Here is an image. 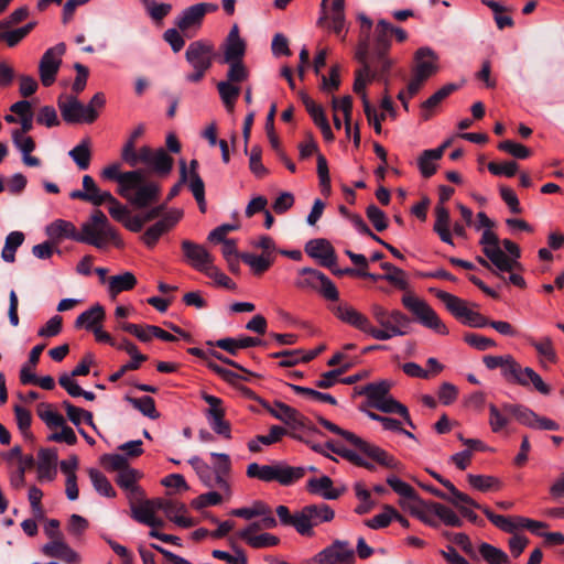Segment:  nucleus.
<instances>
[{
  "label": "nucleus",
  "mask_w": 564,
  "mask_h": 564,
  "mask_svg": "<svg viewBox=\"0 0 564 564\" xmlns=\"http://www.w3.org/2000/svg\"><path fill=\"white\" fill-rule=\"evenodd\" d=\"M300 278L295 285L303 290H317L325 274L312 268H303L299 271Z\"/></svg>",
  "instance_id": "obj_48"
},
{
  "label": "nucleus",
  "mask_w": 564,
  "mask_h": 564,
  "mask_svg": "<svg viewBox=\"0 0 564 564\" xmlns=\"http://www.w3.org/2000/svg\"><path fill=\"white\" fill-rule=\"evenodd\" d=\"M269 412L278 420L283 421L286 424L296 423L299 419V413L293 408L282 403L275 402L270 409Z\"/></svg>",
  "instance_id": "obj_64"
},
{
  "label": "nucleus",
  "mask_w": 564,
  "mask_h": 564,
  "mask_svg": "<svg viewBox=\"0 0 564 564\" xmlns=\"http://www.w3.org/2000/svg\"><path fill=\"white\" fill-rule=\"evenodd\" d=\"M442 159V150H424L417 159V167L424 177H431L437 170V161Z\"/></svg>",
  "instance_id": "obj_44"
},
{
  "label": "nucleus",
  "mask_w": 564,
  "mask_h": 564,
  "mask_svg": "<svg viewBox=\"0 0 564 564\" xmlns=\"http://www.w3.org/2000/svg\"><path fill=\"white\" fill-rule=\"evenodd\" d=\"M305 475V468L290 466L285 462H272L271 481H276L281 486H291L302 479Z\"/></svg>",
  "instance_id": "obj_24"
},
{
  "label": "nucleus",
  "mask_w": 564,
  "mask_h": 564,
  "mask_svg": "<svg viewBox=\"0 0 564 564\" xmlns=\"http://www.w3.org/2000/svg\"><path fill=\"white\" fill-rule=\"evenodd\" d=\"M388 51H370L369 57L372 58L373 72L377 73L378 78H382L393 65V61L387 56Z\"/></svg>",
  "instance_id": "obj_58"
},
{
  "label": "nucleus",
  "mask_w": 564,
  "mask_h": 564,
  "mask_svg": "<svg viewBox=\"0 0 564 564\" xmlns=\"http://www.w3.org/2000/svg\"><path fill=\"white\" fill-rule=\"evenodd\" d=\"M161 511L165 517L181 528H191L195 521L188 516L187 508L184 503L162 499Z\"/></svg>",
  "instance_id": "obj_26"
},
{
  "label": "nucleus",
  "mask_w": 564,
  "mask_h": 564,
  "mask_svg": "<svg viewBox=\"0 0 564 564\" xmlns=\"http://www.w3.org/2000/svg\"><path fill=\"white\" fill-rule=\"evenodd\" d=\"M73 198H80L95 206H100L105 203V198H110V192L101 191L91 176L85 175L83 177V189L73 191Z\"/></svg>",
  "instance_id": "obj_27"
},
{
  "label": "nucleus",
  "mask_w": 564,
  "mask_h": 564,
  "mask_svg": "<svg viewBox=\"0 0 564 564\" xmlns=\"http://www.w3.org/2000/svg\"><path fill=\"white\" fill-rule=\"evenodd\" d=\"M398 517V511L391 506H384L383 511L366 521V525L370 529H383Z\"/></svg>",
  "instance_id": "obj_60"
},
{
  "label": "nucleus",
  "mask_w": 564,
  "mask_h": 564,
  "mask_svg": "<svg viewBox=\"0 0 564 564\" xmlns=\"http://www.w3.org/2000/svg\"><path fill=\"white\" fill-rule=\"evenodd\" d=\"M209 279H212L217 286H221L228 290H235V282L226 275L218 267L215 265L214 261L205 268L202 272Z\"/></svg>",
  "instance_id": "obj_61"
},
{
  "label": "nucleus",
  "mask_w": 564,
  "mask_h": 564,
  "mask_svg": "<svg viewBox=\"0 0 564 564\" xmlns=\"http://www.w3.org/2000/svg\"><path fill=\"white\" fill-rule=\"evenodd\" d=\"M24 235L21 231H12L6 238V243L2 249V259L6 262H13L15 260V251L23 243Z\"/></svg>",
  "instance_id": "obj_57"
},
{
  "label": "nucleus",
  "mask_w": 564,
  "mask_h": 564,
  "mask_svg": "<svg viewBox=\"0 0 564 564\" xmlns=\"http://www.w3.org/2000/svg\"><path fill=\"white\" fill-rule=\"evenodd\" d=\"M318 564H354L355 552L347 541L335 540L315 555Z\"/></svg>",
  "instance_id": "obj_15"
},
{
  "label": "nucleus",
  "mask_w": 564,
  "mask_h": 564,
  "mask_svg": "<svg viewBox=\"0 0 564 564\" xmlns=\"http://www.w3.org/2000/svg\"><path fill=\"white\" fill-rule=\"evenodd\" d=\"M181 247L185 261L198 272H203L214 261L213 254L203 245L185 239Z\"/></svg>",
  "instance_id": "obj_21"
},
{
  "label": "nucleus",
  "mask_w": 564,
  "mask_h": 564,
  "mask_svg": "<svg viewBox=\"0 0 564 564\" xmlns=\"http://www.w3.org/2000/svg\"><path fill=\"white\" fill-rule=\"evenodd\" d=\"M502 376L514 383L525 386L524 368H522L511 355H506V362L501 370Z\"/></svg>",
  "instance_id": "obj_53"
},
{
  "label": "nucleus",
  "mask_w": 564,
  "mask_h": 564,
  "mask_svg": "<svg viewBox=\"0 0 564 564\" xmlns=\"http://www.w3.org/2000/svg\"><path fill=\"white\" fill-rule=\"evenodd\" d=\"M438 72V55L429 46L420 47L414 54L412 74L427 80Z\"/></svg>",
  "instance_id": "obj_20"
},
{
  "label": "nucleus",
  "mask_w": 564,
  "mask_h": 564,
  "mask_svg": "<svg viewBox=\"0 0 564 564\" xmlns=\"http://www.w3.org/2000/svg\"><path fill=\"white\" fill-rule=\"evenodd\" d=\"M335 518V511L326 503L308 505L295 512V530L303 536H313L314 528Z\"/></svg>",
  "instance_id": "obj_8"
},
{
  "label": "nucleus",
  "mask_w": 564,
  "mask_h": 564,
  "mask_svg": "<svg viewBox=\"0 0 564 564\" xmlns=\"http://www.w3.org/2000/svg\"><path fill=\"white\" fill-rule=\"evenodd\" d=\"M214 57V46L207 41L192 42L185 52V58L193 72L185 76L188 83H199L210 68Z\"/></svg>",
  "instance_id": "obj_7"
},
{
  "label": "nucleus",
  "mask_w": 564,
  "mask_h": 564,
  "mask_svg": "<svg viewBox=\"0 0 564 564\" xmlns=\"http://www.w3.org/2000/svg\"><path fill=\"white\" fill-rule=\"evenodd\" d=\"M361 452L384 468L399 473L403 471L404 469L403 464L398 458L378 445L367 442L364 445Z\"/></svg>",
  "instance_id": "obj_25"
},
{
  "label": "nucleus",
  "mask_w": 564,
  "mask_h": 564,
  "mask_svg": "<svg viewBox=\"0 0 564 564\" xmlns=\"http://www.w3.org/2000/svg\"><path fill=\"white\" fill-rule=\"evenodd\" d=\"M212 465L199 456H192L188 464L195 470L200 482L209 489H219L225 492L226 499H231V459L226 453H210Z\"/></svg>",
  "instance_id": "obj_2"
},
{
  "label": "nucleus",
  "mask_w": 564,
  "mask_h": 564,
  "mask_svg": "<svg viewBox=\"0 0 564 564\" xmlns=\"http://www.w3.org/2000/svg\"><path fill=\"white\" fill-rule=\"evenodd\" d=\"M228 500L229 499H226L225 492L220 491L219 489H212L194 498L191 502V506L196 510H202L206 507L218 506L223 501Z\"/></svg>",
  "instance_id": "obj_51"
},
{
  "label": "nucleus",
  "mask_w": 564,
  "mask_h": 564,
  "mask_svg": "<svg viewBox=\"0 0 564 564\" xmlns=\"http://www.w3.org/2000/svg\"><path fill=\"white\" fill-rule=\"evenodd\" d=\"M333 314L341 323L347 324L364 335L376 340L386 341L393 337H401L409 333L410 318L399 310L389 311L379 303L370 306V313L377 323L375 326L370 318L348 302H340L330 307Z\"/></svg>",
  "instance_id": "obj_1"
},
{
  "label": "nucleus",
  "mask_w": 564,
  "mask_h": 564,
  "mask_svg": "<svg viewBox=\"0 0 564 564\" xmlns=\"http://www.w3.org/2000/svg\"><path fill=\"white\" fill-rule=\"evenodd\" d=\"M121 159L132 167L144 164L160 175H167L173 169V159L163 148L152 149L143 145L139 150L132 151L131 143L124 144L121 150Z\"/></svg>",
  "instance_id": "obj_5"
},
{
  "label": "nucleus",
  "mask_w": 564,
  "mask_h": 564,
  "mask_svg": "<svg viewBox=\"0 0 564 564\" xmlns=\"http://www.w3.org/2000/svg\"><path fill=\"white\" fill-rule=\"evenodd\" d=\"M257 530V523H252L246 529L241 530L238 535L254 549L270 547L279 543L278 536L270 533L254 534Z\"/></svg>",
  "instance_id": "obj_33"
},
{
  "label": "nucleus",
  "mask_w": 564,
  "mask_h": 564,
  "mask_svg": "<svg viewBox=\"0 0 564 564\" xmlns=\"http://www.w3.org/2000/svg\"><path fill=\"white\" fill-rule=\"evenodd\" d=\"M197 160H192L189 165L185 160H180L181 183H186L202 213L206 212L205 185L199 176Z\"/></svg>",
  "instance_id": "obj_14"
},
{
  "label": "nucleus",
  "mask_w": 564,
  "mask_h": 564,
  "mask_svg": "<svg viewBox=\"0 0 564 564\" xmlns=\"http://www.w3.org/2000/svg\"><path fill=\"white\" fill-rule=\"evenodd\" d=\"M240 259L250 267L254 274L265 272L273 263L274 257L268 254L242 253Z\"/></svg>",
  "instance_id": "obj_49"
},
{
  "label": "nucleus",
  "mask_w": 564,
  "mask_h": 564,
  "mask_svg": "<svg viewBox=\"0 0 564 564\" xmlns=\"http://www.w3.org/2000/svg\"><path fill=\"white\" fill-rule=\"evenodd\" d=\"M306 489L310 494L319 496L327 500H335L343 492V490L334 487L333 480L328 476L308 479L306 482Z\"/></svg>",
  "instance_id": "obj_31"
},
{
  "label": "nucleus",
  "mask_w": 564,
  "mask_h": 564,
  "mask_svg": "<svg viewBox=\"0 0 564 564\" xmlns=\"http://www.w3.org/2000/svg\"><path fill=\"white\" fill-rule=\"evenodd\" d=\"M259 338L242 336L238 338H221L216 341V346L228 351L231 355H236L238 350L250 348L260 345Z\"/></svg>",
  "instance_id": "obj_39"
},
{
  "label": "nucleus",
  "mask_w": 564,
  "mask_h": 564,
  "mask_svg": "<svg viewBox=\"0 0 564 564\" xmlns=\"http://www.w3.org/2000/svg\"><path fill=\"white\" fill-rule=\"evenodd\" d=\"M140 477L141 474L139 470L128 467L118 473L117 482L126 491H129L130 494H138L139 487L137 486V480Z\"/></svg>",
  "instance_id": "obj_56"
},
{
  "label": "nucleus",
  "mask_w": 564,
  "mask_h": 564,
  "mask_svg": "<svg viewBox=\"0 0 564 564\" xmlns=\"http://www.w3.org/2000/svg\"><path fill=\"white\" fill-rule=\"evenodd\" d=\"M435 221L433 225L434 232L438 236L442 242L454 246L453 235L451 231L452 223L449 210L443 204H437L435 207Z\"/></svg>",
  "instance_id": "obj_28"
},
{
  "label": "nucleus",
  "mask_w": 564,
  "mask_h": 564,
  "mask_svg": "<svg viewBox=\"0 0 564 564\" xmlns=\"http://www.w3.org/2000/svg\"><path fill=\"white\" fill-rule=\"evenodd\" d=\"M35 26V22H30L21 28L12 29L6 23H0V41L6 42L9 47L18 45Z\"/></svg>",
  "instance_id": "obj_36"
},
{
  "label": "nucleus",
  "mask_w": 564,
  "mask_h": 564,
  "mask_svg": "<svg viewBox=\"0 0 564 564\" xmlns=\"http://www.w3.org/2000/svg\"><path fill=\"white\" fill-rule=\"evenodd\" d=\"M402 304L423 327L431 329L437 335L445 336L448 334L446 325L425 300L408 293L403 295Z\"/></svg>",
  "instance_id": "obj_6"
},
{
  "label": "nucleus",
  "mask_w": 564,
  "mask_h": 564,
  "mask_svg": "<svg viewBox=\"0 0 564 564\" xmlns=\"http://www.w3.org/2000/svg\"><path fill=\"white\" fill-rule=\"evenodd\" d=\"M73 239L91 245L98 249H102L109 243L116 247L122 246V240L117 230L100 210L91 214L90 218L82 225L79 232L76 234L73 229Z\"/></svg>",
  "instance_id": "obj_3"
},
{
  "label": "nucleus",
  "mask_w": 564,
  "mask_h": 564,
  "mask_svg": "<svg viewBox=\"0 0 564 564\" xmlns=\"http://www.w3.org/2000/svg\"><path fill=\"white\" fill-rule=\"evenodd\" d=\"M437 297L445 304L446 308L465 325L476 328L488 326L486 317L470 310L467 303L456 295L442 291L437 293Z\"/></svg>",
  "instance_id": "obj_9"
},
{
  "label": "nucleus",
  "mask_w": 564,
  "mask_h": 564,
  "mask_svg": "<svg viewBox=\"0 0 564 564\" xmlns=\"http://www.w3.org/2000/svg\"><path fill=\"white\" fill-rule=\"evenodd\" d=\"M203 399L209 405V409L206 412L209 426L216 434L229 440L231 437L230 424L224 419L225 410L221 406V400L215 395L206 393L203 394Z\"/></svg>",
  "instance_id": "obj_16"
},
{
  "label": "nucleus",
  "mask_w": 564,
  "mask_h": 564,
  "mask_svg": "<svg viewBox=\"0 0 564 564\" xmlns=\"http://www.w3.org/2000/svg\"><path fill=\"white\" fill-rule=\"evenodd\" d=\"M285 434V429L274 425L267 435H258L248 442V449L252 453L260 452L262 446H270L281 440Z\"/></svg>",
  "instance_id": "obj_43"
},
{
  "label": "nucleus",
  "mask_w": 564,
  "mask_h": 564,
  "mask_svg": "<svg viewBox=\"0 0 564 564\" xmlns=\"http://www.w3.org/2000/svg\"><path fill=\"white\" fill-rule=\"evenodd\" d=\"M162 499L144 500L132 505V517L140 523L149 524L158 511H161Z\"/></svg>",
  "instance_id": "obj_34"
},
{
  "label": "nucleus",
  "mask_w": 564,
  "mask_h": 564,
  "mask_svg": "<svg viewBox=\"0 0 564 564\" xmlns=\"http://www.w3.org/2000/svg\"><path fill=\"white\" fill-rule=\"evenodd\" d=\"M105 104L106 97L102 93L95 94L86 105L73 97V123H93Z\"/></svg>",
  "instance_id": "obj_17"
},
{
  "label": "nucleus",
  "mask_w": 564,
  "mask_h": 564,
  "mask_svg": "<svg viewBox=\"0 0 564 564\" xmlns=\"http://www.w3.org/2000/svg\"><path fill=\"white\" fill-rule=\"evenodd\" d=\"M381 268L386 271V273L380 276L381 280L388 281L400 290H406L409 288L406 273L402 269L397 268L390 262H382Z\"/></svg>",
  "instance_id": "obj_46"
},
{
  "label": "nucleus",
  "mask_w": 564,
  "mask_h": 564,
  "mask_svg": "<svg viewBox=\"0 0 564 564\" xmlns=\"http://www.w3.org/2000/svg\"><path fill=\"white\" fill-rule=\"evenodd\" d=\"M58 453L56 448H41L36 456V473L40 481H52L57 475Z\"/></svg>",
  "instance_id": "obj_22"
},
{
  "label": "nucleus",
  "mask_w": 564,
  "mask_h": 564,
  "mask_svg": "<svg viewBox=\"0 0 564 564\" xmlns=\"http://www.w3.org/2000/svg\"><path fill=\"white\" fill-rule=\"evenodd\" d=\"M355 57L361 64V67L356 70L354 91L362 97L366 94V86L378 78L377 73L373 72L372 58L369 57V40L359 42Z\"/></svg>",
  "instance_id": "obj_12"
},
{
  "label": "nucleus",
  "mask_w": 564,
  "mask_h": 564,
  "mask_svg": "<svg viewBox=\"0 0 564 564\" xmlns=\"http://www.w3.org/2000/svg\"><path fill=\"white\" fill-rule=\"evenodd\" d=\"M217 89L227 111L232 112L240 94L239 85L223 80L217 84Z\"/></svg>",
  "instance_id": "obj_47"
},
{
  "label": "nucleus",
  "mask_w": 564,
  "mask_h": 564,
  "mask_svg": "<svg viewBox=\"0 0 564 564\" xmlns=\"http://www.w3.org/2000/svg\"><path fill=\"white\" fill-rule=\"evenodd\" d=\"M466 478L473 489L481 492L497 491L502 487L501 480L491 475L468 474Z\"/></svg>",
  "instance_id": "obj_41"
},
{
  "label": "nucleus",
  "mask_w": 564,
  "mask_h": 564,
  "mask_svg": "<svg viewBox=\"0 0 564 564\" xmlns=\"http://www.w3.org/2000/svg\"><path fill=\"white\" fill-rule=\"evenodd\" d=\"M36 412L46 426L53 431L48 436L50 441L70 444V427L66 425L63 415L52 404L41 403Z\"/></svg>",
  "instance_id": "obj_11"
},
{
  "label": "nucleus",
  "mask_w": 564,
  "mask_h": 564,
  "mask_svg": "<svg viewBox=\"0 0 564 564\" xmlns=\"http://www.w3.org/2000/svg\"><path fill=\"white\" fill-rule=\"evenodd\" d=\"M218 9L217 4L202 2L191 6L182 11L176 20V25L183 32L189 30H197L200 28L204 17L208 12H214Z\"/></svg>",
  "instance_id": "obj_19"
},
{
  "label": "nucleus",
  "mask_w": 564,
  "mask_h": 564,
  "mask_svg": "<svg viewBox=\"0 0 564 564\" xmlns=\"http://www.w3.org/2000/svg\"><path fill=\"white\" fill-rule=\"evenodd\" d=\"M118 193L135 208H144L155 203L160 188L158 184L147 180L141 170L129 171Z\"/></svg>",
  "instance_id": "obj_4"
},
{
  "label": "nucleus",
  "mask_w": 564,
  "mask_h": 564,
  "mask_svg": "<svg viewBox=\"0 0 564 564\" xmlns=\"http://www.w3.org/2000/svg\"><path fill=\"white\" fill-rule=\"evenodd\" d=\"M426 509L446 525L459 528L463 524L462 519L447 506L438 502H430Z\"/></svg>",
  "instance_id": "obj_45"
},
{
  "label": "nucleus",
  "mask_w": 564,
  "mask_h": 564,
  "mask_svg": "<svg viewBox=\"0 0 564 564\" xmlns=\"http://www.w3.org/2000/svg\"><path fill=\"white\" fill-rule=\"evenodd\" d=\"M393 25L384 20H380L376 26V45L371 51H388L390 47L389 36Z\"/></svg>",
  "instance_id": "obj_62"
},
{
  "label": "nucleus",
  "mask_w": 564,
  "mask_h": 564,
  "mask_svg": "<svg viewBox=\"0 0 564 564\" xmlns=\"http://www.w3.org/2000/svg\"><path fill=\"white\" fill-rule=\"evenodd\" d=\"M390 388L391 383L383 380L380 382L366 384L358 390V394L366 395L367 404L372 408L377 402L380 401V399H383L389 394Z\"/></svg>",
  "instance_id": "obj_42"
},
{
  "label": "nucleus",
  "mask_w": 564,
  "mask_h": 564,
  "mask_svg": "<svg viewBox=\"0 0 564 564\" xmlns=\"http://www.w3.org/2000/svg\"><path fill=\"white\" fill-rule=\"evenodd\" d=\"M305 252L317 260L324 267H332L336 262V254L333 246L327 239L316 238L306 242Z\"/></svg>",
  "instance_id": "obj_23"
},
{
  "label": "nucleus",
  "mask_w": 564,
  "mask_h": 564,
  "mask_svg": "<svg viewBox=\"0 0 564 564\" xmlns=\"http://www.w3.org/2000/svg\"><path fill=\"white\" fill-rule=\"evenodd\" d=\"M90 145L89 140L85 139L73 148V161L80 170H87L90 165Z\"/></svg>",
  "instance_id": "obj_63"
},
{
  "label": "nucleus",
  "mask_w": 564,
  "mask_h": 564,
  "mask_svg": "<svg viewBox=\"0 0 564 564\" xmlns=\"http://www.w3.org/2000/svg\"><path fill=\"white\" fill-rule=\"evenodd\" d=\"M479 243L482 246L485 256L490 260L497 270L510 268L506 252L501 249L498 236L491 229L482 230Z\"/></svg>",
  "instance_id": "obj_18"
},
{
  "label": "nucleus",
  "mask_w": 564,
  "mask_h": 564,
  "mask_svg": "<svg viewBox=\"0 0 564 564\" xmlns=\"http://www.w3.org/2000/svg\"><path fill=\"white\" fill-rule=\"evenodd\" d=\"M65 43H59L48 48L42 56L39 64L40 79L43 86L50 87L56 80V75L62 64V57L66 53Z\"/></svg>",
  "instance_id": "obj_13"
},
{
  "label": "nucleus",
  "mask_w": 564,
  "mask_h": 564,
  "mask_svg": "<svg viewBox=\"0 0 564 564\" xmlns=\"http://www.w3.org/2000/svg\"><path fill=\"white\" fill-rule=\"evenodd\" d=\"M42 552L48 557H56L65 562H70L69 547L61 536L50 539V542L43 545Z\"/></svg>",
  "instance_id": "obj_50"
},
{
  "label": "nucleus",
  "mask_w": 564,
  "mask_h": 564,
  "mask_svg": "<svg viewBox=\"0 0 564 564\" xmlns=\"http://www.w3.org/2000/svg\"><path fill=\"white\" fill-rule=\"evenodd\" d=\"M326 446L329 449H332L334 453L340 455L341 457L346 458L347 460H349L350 463H352L359 467H364L369 470H372L375 468L372 464H370L368 460H366L364 457H361L358 453H356L351 449L345 448L344 446L332 443V442H328L326 444Z\"/></svg>",
  "instance_id": "obj_55"
},
{
  "label": "nucleus",
  "mask_w": 564,
  "mask_h": 564,
  "mask_svg": "<svg viewBox=\"0 0 564 564\" xmlns=\"http://www.w3.org/2000/svg\"><path fill=\"white\" fill-rule=\"evenodd\" d=\"M137 285V278L132 272L126 271L121 274L108 278V293L115 299L119 293L130 291Z\"/></svg>",
  "instance_id": "obj_38"
},
{
  "label": "nucleus",
  "mask_w": 564,
  "mask_h": 564,
  "mask_svg": "<svg viewBox=\"0 0 564 564\" xmlns=\"http://www.w3.org/2000/svg\"><path fill=\"white\" fill-rule=\"evenodd\" d=\"M502 411L512 415L520 424L525 425L530 429H535L538 414L522 404L505 403Z\"/></svg>",
  "instance_id": "obj_37"
},
{
  "label": "nucleus",
  "mask_w": 564,
  "mask_h": 564,
  "mask_svg": "<svg viewBox=\"0 0 564 564\" xmlns=\"http://www.w3.org/2000/svg\"><path fill=\"white\" fill-rule=\"evenodd\" d=\"M246 52V42L239 35L238 25L235 24L226 39L224 62L241 61Z\"/></svg>",
  "instance_id": "obj_32"
},
{
  "label": "nucleus",
  "mask_w": 564,
  "mask_h": 564,
  "mask_svg": "<svg viewBox=\"0 0 564 564\" xmlns=\"http://www.w3.org/2000/svg\"><path fill=\"white\" fill-rule=\"evenodd\" d=\"M372 408L384 412V413H397L401 415L404 420V423L411 429H415L414 423L411 420L409 410L405 405L397 401L390 393L386 395L383 399H380Z\"/></svg>",
  "instance_id": "obj_35"
},
{
  "label": "nucleus",
  "mask_w": 564,
  "mask_h": 564,
  "mask_svg": "<svg viewBox=\"0 0 564 564\" xmlns=\"http://www.w3.org/2000/svg\"><path fill=\"white\" fill-rule=\"evenodd\" d=\"M456 89V85L448 84L434 93L421 106V116L423 120H429L432 117V111L435 109L446 97H448Z\"/></svg>",
  "instance_id": "obj_40"
},
{
  "label": "nucleus",
  "mask_w": 564,
  "mask_h": 564,
  "mask_svg": "<svg viewBox=\"0 0 564 564\" xmlns=\"http://www.w3.org/2000/svg\"><path fill=\"white\" fill-rule=\"evenodd\" d=\"M302 100L312 120L319 128L324 139L332 142L335 137L323 108L308 96H303Z\"/></svg>",
  "instance_id": "obj_29"
},
{
  "label": "nucleus",
  "mask_w": 564,
  "mask_h": 564,
  "mask_svg": "<svg viewBox=\"0 0 564 564\" xmlns=\"http://www.w3.org/2000/svg\"><path fill=\"white\" fill-rule=\"evenodd\" d=\"M481 510L488 520L500 530L508 533H514L517 530H519L518 517H505L501 514H496L488 508H481Z\"/></svg>",
  "instance_id": "obj_52"
},
{
  "label": "nucleus",
  "mask_w": 564,
  "mask_h": 564,
  "mask_svg": "<svg viewBox=\"0 0 564 564\" xmlns=\"http://www.w3.org/2000/svg\"><path fill=\"white\" fill-rule=\"evenodd\" d=\"M447 490L449 491V495L447 496L446 501L454 505L460 512L463 511V508L469 507L481 509L480 505H478L468 495L459 491L454 485H452Z\"/></svg>",
  "instance_id": "obj_59"
},
{
  "label": "nucleus",
  "mask_w": 564,
  "mask_h": 564,
  "mask_svg": "<svg viewBox=\"0 0 564 564\" xmlns=\"http://www.w3.org/2000/svg\"><path fill=\"white\" fill-rule=\"evenodd\" d=\"M105 317L106 311L104 306L96 303L77 316L75 325L76 327L84 328L87 332H94L102 326Z\"/></svg>",
  "instance_id": "obj_30"
},
{
  "label": "nucleus",
  "mask_w": 564,
  "mask_h": 564,
  "mask_svg": "<svg viewBox=\"0 0 564 564\" xmlns=\"http://www.w3.org/2000/svg\"><path fill=\"white\" fill-rule=\"evenodd\" d=\"M345 2L346 0H333L328 9L319 10V17L317 19L318 26L334 33L341 41L345 40L348 32Z\"/></svg>",
  "instance_id": "obj_10"
},
{
  "label": "nucleus",
  "mask_w": 564,
  "mask_h": 564,
  "mask_svg": "<svg viewBox=\"0 0 564 564\" xmlns=\"http://www.w3.org/2000/svg\"><path fill=\"white\" fill-rule=\"evenodd\" d=\"M479 553L488 564H510L506 552L487 542L480 543Z\"/></svg>",
  "instance_id": "obj_54"
}]
</instances>
